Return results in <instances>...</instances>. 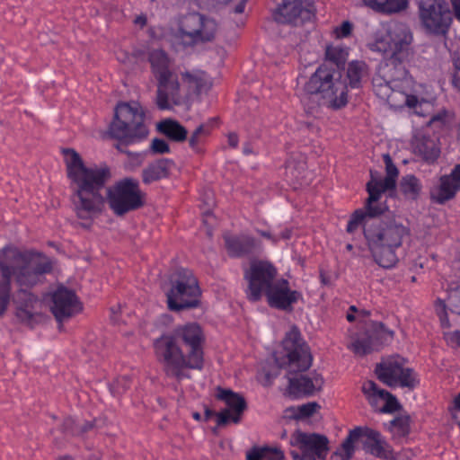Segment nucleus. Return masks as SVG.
Listing matches in <instances>:
<instances>
[{
    "label": "nucleus",
    "mask_w": 460,
    "mask_h": 460,
    "mask_svg": "<svg viewBox=\"0 0 460 460\" xmlns=\"http://www.w3.org/2000/svg\"><path fill=\"white\" fill-rule=\"evenodd\" d=\"M64 155L78 217L93 219L97 217L102 212L106 200L116 216L143 207L146 194L141 190L138 180L126 177L116 181L107 189L105 199L102 190L111 178L110 168L96 164L86 166L74 149L64 150Z\"/></svg>",
    "instance_id": "obj_1"
},
{
    "label": "nucleus",
    "mask_w": 460,
    "mask_h": 460,
    "mask_svg": "<svg viewBox=\"0 0 460 460\" xmlns=\"http://www.w3.org/2000/svg\"><path fill=\"white\" fill-rule=\"evenodd\" d=\"M411 41L412 35L407 25L393 22L385 34L377 36L370 45L373 51L388 57L372 79L373 91L394 110L416 109L421 103L415 94V81L406 69L412 54Z\"/></svg>",
    "instance_id": "obj_2"
},
{
    "label": "nucleus",
    "mask_w": 460,
    "mask_h": 460,
    "mask_svg": "<svg viewBox=\"0 0 460 460\" xmlns=\"http://www.w3.org/2000/svg\"><path fill=\"white\" fill-rule=\"evenodd\" d=\"M283 355L276 356L275 361L281 368L288 371L289 395L299 398L313 395L319 391L323 380L317 373L296 375L307 370L312 365V355L308 346L301 337L296 327L287 332L283 340Z\"/></svg>",
    "instance_id": "obj_3"
},
{
    "label": "nucleus",
    "mask_w": 460,
    "mask_h": 460,
    "mask_svg": "<svg viewBox=\"0 0 460 460\" xmlns=\"http://www.w3.org/2000/svg\"><path fill=\"white\" fill-rule=\"evenodd\" d=\"M409 234V227L395 217L374 219L365 226L368 251L374 261L384 269H392L397 264V251Z\"/></svg>",
    "instance_id": "obj_4"
},
{
    "label": "nucleus",
    "mask_w": 460,
    "mask_h": 460,
    "mask_svg": "<svg viewBox=\"0 0 460 460\" xmlns=\"http://www.w3.org/2000/svg\"><path fill=\"white\" fill-rule=\"evenodd\" d=\"M55 261L41 252H21L5 246L0 250V271L5 280L15 277L21 287H32L53 270Z\"/></svg>",
    "instance_id": "obj_5"
},
{
    "label": "nucleus",
    "mask_w": 460,
    "mask_h": 460,
    "mask_svg": "<svg viewBox=\"0 0 460 460\" xmlns=\"http://www.w3.org/2000/svg\"><path fill=\"white\" fill-rule=\"evenodd\" d=\"M148 60L154 76L157 81L155 104L161 111H171L186 102V96L181 93L177 75L172 69V60L162 49H154L149 53Z\"/></svg>",
    "instance_id": "obj_6"
},
{
    "label": "nucleus",
    "mask_w": 460,
    "mask_h": 460,
    "mask_svg": "<svg viewBox=\"0 0 460 460\" xmlns=\"http://www.w3.org/2000/svg\"><path fill=\"white\" fill-rule=\"evenodd\" d=\"M306 95H314L332 109H340L348 102L347 85L338 71L327 65H321L304 85Z\"/></svg>",
    "instance_id": "obj_7"
},
{
    "label": "nucleus",
    "mask_w": 460,
    "mask_h": 460,
    "mask_svg": "<svg viewBox=\"0 0 460 460\" xmlns=\"http://www.w3.org/2000/svg\"><path fill=\"white\" fill-rule=\"evenodd\" d=\"M145 114L137 102H120L115 108L114 119L109 133L116 139L131 144L139 142L148 135Z\"/></svg>",
    "instance_id": "obj_8"
},
{
    "label": "nucleus",
    "mask_w": 460,
    "mask_h": 460,
    "mask_svg": "<svg viewBox=\"0 0 460 460\" xmlns=\"http://www.w3.org/2000/svg\"><path fill=\"white\" fill-rule=\"evenodd\" d=\"M359 438H364L363 449L367 453L378 458L394 460L393 448L382 434L376 429L361 427L349 431L341 446L333 453L332 459L350 460L355 451L354 443Z\"/></svg>",
    "instance_id": "obj_9"
},
{
    "label": "nucleus",
    "mask_w": 460,
    "mask_h": 460,
    "mask_svg": "<svg viewBox=\"0 0 460 460\" xmlns=\"http://www.w3.org/2000/svg\"><path fill=\"white\" fill-rule=\"evenodd\" d=\"M155 354L167 376L177 380L189 378L185 369H195L192 363H189L188 356L172 332L164 333L154 341Z\"/></svg>",
    "instance_id": "obj_10"
},
{
    "label": "nucleus",
    "mask_w": 460,
    "mask_h": 460,
    "mask_svg": "<svg viewBox=\"0 0 460 460\" xmlns=\"http://www.w3.org/2000/svg\"><path fill=\"white\" fill-rule=\"evenodd\" d=\"M200 294L198 280L192 271L188 269H180L177 279L167 294L168 307L175 312L197 307Z\"/></svg>",
    "instance_id": "obj_11"
},
{
    "label": "nucleus",
    "mask_w": 460,
    "mask_h": 460,
    "mask_svg": "<svg viewBox=\"0 0 460 460\" xmlns=\"http://www.w3.org/2000/svg\"><path fill=\"white\" fill-rule=\"evenodd\" d=\"M419 18L422 27L430 34L445 36L452 24V12L446 0H420Z\"/></svg>",
    "instance_id": "obj_12"
},
{
    "label": "nucleus",
    "mask_w": 460,
    "mask_h": 460,
    "mask_svg": "<svg viewBox=\"0 0 460 460\" xmlns=\"http://www.w3.org/2000/svg\"><path fill=\"white\" fill-rule=\"evenodd\" d=\"M217 23L199 13L185 15L179 26L176 37L185 46L210 41L215 37Z\"/></svg>",
    "instance_id": "obj_13"
},
{
    "label": "nucleus",
    "mask_w": 460,
    "mask_h": 460,
    "mask_svg": "<svg viewBox=\"0 0 460 460\" xmlns=\"http://www.w3.org/2000/svg\"><path fill=\"white\" fill-rule=\"evenodd\" d=\"M378 379L390 387L413 388L418 383L412 368L405 367V359L398 355L383 359L376 365Z\"/></svg>",
    "instance_id": "obj_14"
},
{
    "label": "nucleus",
    "mask_w": 460,
    "mask_h": 460,
    "mask_svg": "<svg viewBox=\"0 0 460 460\" xmlns=\"http://www.w3.org/2000/svg\"><path fill=\"white\" fill-rule=\"evenodd\" d=\"M172 333L184 348L189 363H192L195 370L204 367V345L206 336L201 326L197 323L178 325Z\"/></svg>",
    "instance_id": "obj_15"
},
{
    "label": "nucleus",
    "mask_w": 460,
    "mask_h": 460,
    "mask_svg": "<svg viewBox=\"0 0 460 460\" xmlns=\"http://www.w3.org/2000/svg\"><path fill=\"white\" fill-rule=\"evenodd\" d=\"M277 277L278 270L270 261H252L244 272V279L248 282L247 298L252 302L260 301Z\"/></svg>",
    "instance_id": "obj_16"
},
{
    "label": "nucleus",
    "mask_w": 460,
    "mask_h": 460,
    "mask_svg": "<svg viewBox=\"0 0 460 460\" xmlns=\"http://www.w3.org/2000/svg\"><path fill=\"white\" fill-rule=\"evenodd\" d=\"M394 332L380 322H371L363 336L358 337L349 345L356 355L364 356L393 341Z\"/></svg>",
    "instance_id": "obj_17"
},
{
    "label": "nucleus",
    "mask_w": 460,
    "mask_h": 460,
    "mask_svg": "<svg viewBox=\"0 0 460 460\" xmlns=\"http://www.w3.org/2000/svg\"><path fill=\"white\" fill-rule=\"evenodd\" d=\"M329 443L325 435L300 430L290 438V444L300 449L302 460H324L329 453Z\"/></svg>",
    "instance_id": "obj_18"
},
{
    "label": "nucleus",
    "mask_w": 460,
    "mask_h": 460,
    "mask_svg": "<svg viewBox=\"0 0 460 460\" xmlns=\"http://www.w3.org/2000/svg\"><path fill=\"white\" fill-rule=\"evenodd\" d=\"M263 296L270 307L279 310H290L301 298V293L291 289L289 282L283 278H277Z\"/></svg>",
    "instance_id": "obj_19"
},
{
    "label": "nucleus",
    "mask_w": 460,
    "mask_h": 460,
    "mask_svg": "<svg viewBox=\"0 0 460 460\" xmlns=\"http://www.w3.org/2000/svg\"><path fill=\"white\" fill-rule=\"evenodd\" d=\"M216 397L226 405V409L217 414V425L223 426L230 421L238 423L246 408L244 398L237 393L221 387H217Z\"/></svg>",
    "instance_id": "obj_20"
},
{
    "label": "nucleus",
    "mask_w": 460,
    "mask_h": 460,
    "mask_svg": "<svg viewBox=\"0 0 460 460\" xmlns=\"http://www.w3.org/2000/svg\"><path fill=\"white\" fill-rule=\"evenodd\" d=\"M50 309L58 322L75 315L82 309L75 293L65 287H58L51 296Z\"/></svg>",
    "instance_id": "obj_21"
},
{
    "label": "nucleus",
    "mask_w": 460,
    "mask_h": 460,
    "mask_svg": "<svg viewBox=\"0 0 460 460\" xmlns=\"http://www.w3.org/2000/svg\"><path fill=\"white\" fill-rule=\"evenodd\" d=\"M460 190V164L450 173L439 177L429 190L431 200L437 204H445L453 199Z\"/></svg>",
    "instance_id": "obj_22"
},
{
    "label": "nucleus",
    "mask_w": 460,
    "mask_h": 460,
    "mask_svg": "<svg viewBox=\"0 0 460 460\" xmlns=\"http://www.w3.org/2000/svg\"><path fill=\"white\" fill-rule=\"evenodd\" d=\"M313 15L312 9L302 0H284L276 9L274 18L280 23L297 25L310 20Z\"/></svg>",
    "instance_id": "obj_23"
},
{
    "label": "nucleus",
    "mask_w": 460,
    "mask_h": 460,
    "mask_svg": "<svg viewBox=\"0 0 460 460\" xmlns=\"http://www.w3.org/2000/svg\"><path fill=\"white\" fill-rule=\"evenodd\" d=\"M182 84L188 89V94L199 96L207 93L212 87V78L203 70L191 69L181 73Z\"/></svg>",
    "instance_id": "obj_24"
},
{
    "label": "nucleus",
    "mask_w": 460,
    "mask_h": 460,
    "mask_svg": "<svg viewBox=\"0 0 460 460\" xmlns=\"http://www.w3.org/2000/svg\"><path fill=\"white\" fill-rule=\"evenodd\" d=\"M368 198L366 200L364 211L367 218L378 219L377 217L388 210L386 201H382V194L387 191L373 183H367Z\"/></svg>",
    "instance_id": "obj_25"
},
{
    "label": "nucleus",
    "mask_w": 460,
    "mask_h": 460,
    "mask_svg": "<svg viewBox=\"0 0 460 460\" xmlns=\"http://www.w3.org/2000/svg\"><path fill=\"white\" fill-rule=\"evenodd\" d=\"M16 305V316L23 323H30L34 315L35 305L39 303L38 298L28 290L21 288L13 297Z\"/></svg>",
    "instance_id": "obj_26"
},
{
    "label": "nucleus",
    "mask_w": 460,
    "mask_h": 460,
    "mask_svg": "<svg viewBox=\"0 0 460 460\" xmlns=\"http://www.w3.org/2000/svg\"><path fill=\"white\" fill-rule=\"evenodd\" d=\"M414 153L428 164H433L440 155V148L436 139L426 136H416L412 141Z\"/></svg>",
    "instance_id": "obj_27"
},
{
    "label": "nucleus",
    "mask_w": 460,
    "mask_h": 460,
    "mask_svg": "<svg viewBox=\"0 0 460 460\" xmlns=\"http://www.w3.org/2000/svg\"><path fill=\"white\" fill-rule=\"evenodd\" d=\"M225 243L229 255L241 257L253 252L258 246L257 241L249 235H226Z\"/></svg>",
    "instance_id": "obj_28"
},
{
    "label": "nucleus",
    "mask_w": 460,
    "mask_h": 460,
    "mask_svg": "<svg viewBox=\"0 0 460 460\" xmlns=\"http://www.w3.org/2000/svg\"><path fill=\"white\" fill-rule=\"evenodd\" d=\"M173 166V162L167 158L156 160L148 164L142 172V181L145 184L167 178Z\"/></svg>",
    "instance_id": "obj_29"
},
{
    "label": "nucleus",
    "mask_w": 460,
    "mask_h": 460,
    "mask_svg": "<svg viewBox=\"0 0 460 460\" xmlns=\"http://www.w3.org/2000/svg\"><path fill=\"white\" fill-rule=\"evenodd\" d=\"M362 392L371 404H376L380 400L385 402L384 411H392L393 406L397 402L394 396L389 392L380 389L374 381H366L362 385Z\"/></svg>",
    "instance_id": "obj_30"
},
{
    "label": "nucleus",
    "mask_w": 460,
    "mask_h": 460,
    "mask_svg": "<svg viewBox=\"0 0 460 460\" xmlns=\"http://www.w3.org/2000/svg\"><path fill=\"white\" fill-rule=\"evenodd\" d=\"M384 161L385 164L386 176L383 178L376 172L371 171L370 181L368 183H373L374 185L386 190H392L395 188L399 172L389 155H384Z\"/></svg>",
    "instance_id": "obj_31"
},
{
    "label": "nucleus",
    "mask_w": 460,
    "mask_h": 460,
    "mask_svg": "<svg viewBox=\"0 0 460 460\" xmlns=\"http://www.w3.org/2000/svg\"><path fill=\"white\" fill-rule=\"evenodd\" d=\"M158 131L173 142H183L187 138L188 131L177 120L166 119L157 124Z\"/></svg>",
    "instance_id": "obj_32"
},
{
    "label": "nucleus",
    "mask_w": 460,
    "mask_h": 460,
    "mask_svg": "<svg viewBox=\"0 0 460 460\" xmlns=\"http://www.w3.org/2000/svg\"><path fill=\"white\" fill-rule=\"evenodd\" d=\"M364 4L374 10L392 13H397L408 4V0H362Z\"/></svg>",
    "instance_id": "obj_33"
},
{
    "label": "nucleus",
    "mask_w": 460,
    "mask_h": 460,
    "mask_svg": "<svg viewBox=\"0 0 460 460\" xmlns=\"http://www.w3.org/2000/svg\"><path fill=\"white\" fill-rule=\"evenodd\" d=\"M367 75V66L363 61H351L348 66L347 76L352 88H358L362 78Z\"/></svg>",
    "instance_id": "obj_34"
},
{
    "label": "nucleus",
    "mask_w": 460,
    "mask_h": 460,
    "mask_svg": "<svg viewBox=\"0 0 460 460\" xmlns=\"http://www.w3.org/2000/svg\"><path fill=\"white\" fill-rule=\"evenodd\" d=\"M420 180L413 174H407L401 179L400 190L402 193L411 199H416L421 190Z\"/></svg>",
    "instance_id": "obj_35"
},
{
    "label": "nucleus",
    "mask_w": 460,
    "mask_h": 460,
    "mask_svg": "<svg viewBox=\"0 0 460 460\" xmlns=\"http://www.w3.org/2000/svg\"><path fill=\"white\" fill-rule=\"evenodd\" d=\"M373 220L374 219L367 218L364 209L358 208L355 210L353 214L350 216L347 224L346 231L349 234H353L356 230L358 229V227L362 226L363 234L365 235L366 223Z\"/></svg>",
    "instance_id": "obj_36"
},
{
    "label": "nucleus",
    "mask_w": 460,
    "mask_h": 460,
    "mask_svg": "<svg viewBox=\"0 0 460 460\" xmlns=\"http://www.w3.org/2000/svg\"><path fill=\"white\" fill-rule=\"evenodd\" d=\"M326 58L337 66L343 64L348 57V51L341 45H330L326 48Z\"/></svg>",
    "instance_id": "obj_37"
},
{
    "label": "nucleus",
    "mask_w": 460,
    "mask_h": 460,
    "mask_svg": "<svg viewBox=\"0 0 460 460\" xmlns=\"http://www.w3.org/2000/svg\"><path fill=\"white\" fill-rule=\"evenodd\" d=\"M390 429L394 437H406L410 432L409 419L405 417L395 418L391 421Z\"/></svg>",
    "instance_id": "obj_38"
},
{
    "label": "nucleus",
    "mask_w": 460,
    "mask_h": 460,
    "mask_svg": "<svg viewBox=\"0 0 460 460\" xmlns=\"http://www.w3.org/2000/svg\"><path fill=\"white\" fill-rule=\"evenodd\" d=\"M209 134V126L204 124L199 126L189 139L190 146L196 151H199V144L202 142L203 138L208 137Z\"/></svg>",
    "instance_id": "obj_39"
},
{
    "label": "nucleus",
    "mask_w": 460,
    "mask_h": 460,
    "mask_svg": "<svg viewBox=\"0 0 460 460\" xmlns=\"http://www.w3.org/2000/svg\"><path fill=\"white\" fill-rule=\"evenodd\" d=\"M319 408V404L315 402L299 405L294 409L295 417L297 419L311 417Z\"/></svg>",
    "instance_id": "obj_40"
},
{
    "label": "nucleus",
    "mask_w": 460,
    "mask_h": 460,
    "mask_svg": "<svg viewBox=\"0 0 460 460\" xmlns=\"http://www.w3.org/2000/svg\"><path fill=\"white\" fill-rule=\"evenodd\" d=\"M11 285L9 280L0 282V315H2L10 301Z\"/></svg>",
    "instance_id": "obj_41"
},
{
    "label": "nucleus",
    "mask_w": 460,
    "mask_h": 460,
    "mask_svg": "<svg viewBox=\"0 0 460 460\" xmlns=\"http://www.w3.org/2000/svg\"><path fill=\"white\" fill-rule=\"evenodd\" d=\"M448 303L451 311L460 314V286L450 290L448 294Z\"/></svg>",
    "instance_id": "obj_42"
},
{
    "label": "nucleus",
    "mask_w": 460,
    "mask_h": 460,
    "mask_svg": "<svg viewBox=\"0 0 460 460\" xmlns=\"http://www.w3.org/2000/svg\"><path fill=\"white\" fill-rule=\"evenodd\" d=\"M130 386V379L126 376L119 377L114 384L111 385V392L116 393L118 394L125 393Z\"/></svg>",
    "instance_id": "obj_43"
},
{
    "label": "nucleus",
    "mask_w": 460,
    "mask_h": 460,
    "mask_svg": "<svg viewBox=\"0 0 460 460\" xmlns=\"http://www.w3.org/2000/svg\"><path fill=\"white\" fill-rule=\"evenodd\" d=\"M150 151L154 154H167L170 152V147L165 140L154 138L150 144Z\"/></svg>",
    "instance_id": "obj_44"
},
{
    "label": "nucleus",
    "mask_w": 460,
    "mask_h": 460,
    "mask_svg": "<svg viewBox=\"0 0 460 460\" xmlns=\"http://www.w3.org/2000/svg\"><path fill=\"white\" fill-rule=\"evenodd\" d=\"M436 310L439 316L442 327H449V321L446 312V304L442 300H438L436 305Z\"/></svg>",
    "instance_id": "obj_45"
},
{
    "label": "nucleus",
    "mask_w": 460,
    "mask_h": 460,
    "mask_svg": "<svg viewBox=\"0 0 460 460\" xmlns=\"http://www.w3.org/2000/svg\"><path fill=\"white\" fill-rule=\"evenodd\" d=\"M267 447H254L246 455L247 460H265Z\"/></svg>",
    "instance_id": "obj_46"
},
{
    "label": "nucleus",
    "mask_w": 460,
    "mask_h": 460,
    "mask_svg": "<svg viewBox=\"0 0 460 460\" xmlns=\"http://www.w3.org/2000/svg\"><path fill=\"white\" fill-rule=\"evenodd\" d=\"M352 25L349 22H343L339 27H336L334 32L338 38H345L351 32Z\"/></svg>",
    "instance_id": "obj_47"
},
{
    "label": "nucleus",
    "mask_w": 460,
    "mask_h": 460,
    "mask_svg": "<svg viewBox=\"0 0 460 460\" xmlns=\"http://www.w3.org/2000/svg\"><path fill=\"white\" fill-rule=\"evenodd\" d=\"M265 460H285V456L279 448L267 447Z\"/></svg>",
    "instance_id": "obj_48"
},
{
    "label": "nucleus",
    "mask_w": 460,
    "mask_h": 460,
    "mask_svg": "<svg viewBox=\"0 0 460 460\" xmlns=\"http://www.w3.org/2000/svg\"><path fill=\"white\" fill-rule=\"evenodd\" d=\"M448 117V112L446 110H442L430 119L431 124L438 123L440 125H444L447 122V119Z\"/></svg>",
    "instance_id": "obj_49"
},
{
    "label": "nucleus",
    "mask_w": 460,
    "mask_h": 460,
    "mask_svg": "<svg viewBox=\"0 0 460 460\" xmlns=\"http://www.w3.org/2000/svg\"><path fill=\"white\" fill-rule=\"evenodd\" d=\"M257 233L262 237H265L268 240H270L273 244H277L279 242V237L277 235L276 233L272 234L270 231L264 230H257Z\"/></svg>",
    "instance_id": "obj_50"
},
{
    "label": "nucleus",
    "mask_w": 460,
    "mask_h": 460,
    "mask_svg": "<svg viewBox=\"0 0 460 460\" xmlns=\"http://www.w3.org/2000/svg\"><path fill=\"white\" fill-rule=\"evenodd\" d=\"M455 18L460 22V0H449Z\"/></svg>",
    "instance_id": "obj_51"
},
{
    "label": "nucleus",
    "mask_w": 460,
    "mask_h": 460,
    "mask_svg": "<svg viewBox=\"0 0 460 460\" xmlns=\"http://www.w3.org/2000/svg\"><path fill=\"white\" fill-rule=\"evenodd\" d=\"M277 235L279 237L280 240H288L292 236V229L286 227L283 230H281L279 233H276Z\"/></svg>",
    "instance_id": "obj_52"
},
{
    "label": "nucleus",
    "mask_w": 460,
    "mask_h": 460,
    "mask_svg": "<svg viewBox=\"0 0 460 460\" xmlns=\"http://www.w3.org/2000/svg\"><path fill=\"white\" fill-rule=\"evenodd\" d=\"M228 144L232 147H236L238 145V137L234 133H231L228 135Z\"/></svg>",
    "instance_id": "obj_53"
},
{
    "label": "nucleus",
    "mask_w": 460,
    "mask_h": 460,
    "mask_svg": "<svg viewBox=\"0 0 460 460\" xmlns=\"http://www.w3.org/2000/svg\"><path fill=\"white\" fill-rule=\"evenodd\" d=\"M246 4V0H242L235 7H234V13H242L244 11Z\"/></svg>",
    "instance_id": "obj_54"
},
{
    "label": "nucleus",
    "mask_w": 460,
    "mask_h": 460,
    "mask_svg": "<svg viewBox=\"0 0 460 460\" xmlns=\"http://www.w3.org/2000/svg\"><path fill=\"white\" fill-rule=\"evenodd\" d=\"M450 341H456V344L460 345V331H456L450 334Z\"/></svg>",
    "instance_id": "obj_55"
},
{
    "label": "nucleus",
    "mask_w": 460,
    "mask_h": 460,
    "mask_svg": "<svg viewBox=\"0 0 460 460\" xmlns=\"http://www.w3.org/2000/svg\"><path fill=\"white\" fill-rule=\"evenodd\" d=\"M134 22L143 27L146 24V17L145 15H139L135 19Z\"/></svg>",
    "instance_id": "obj_56"
},
{
    "label": "nucleus",
    "mask_w": 460,
    "mask_h": 460,
    "mask_svg": "<svg viewBox=\"0 0 460 460\" xmlns=\"http://www.w3.org/2000/svg\"><path fill=\"white\" fill-rule=\"evenodd\" d=\"M453 402L454 408L460 411V393L455 396Z\"/></svg>",
    "instance_id": "obj_57"
},
{
    "label": "nucleus",
    "mask_w": 460,
    "mask_h": 460,
    "mask_svg": "<svg viewBox=\"0 0 460 460\" xmlns=\"http://www.w3.org/2000/svg\"><path fill=\"white\" fill-rule=\"evenodd\" d=\"M453 84L457 90L460 91V75H454Z\"/></svg>",
    "instance_id": "obj_58"
},
{
    "label": "nucleus",
    "mask_w": 460,
    "mask_h": 460,
    "mask_svg": "<svg viewBox=\"0 0 460 460\" xmlns=\"http://www.w3.org/2000/svg\"><path fill=\"white\" fill-rule=\"evenodd\" d=\"M320 279H321V282L323 285H328L330 283L329 278L323 272H321Z\"/></svg>",
    "instance_id": "obj_59"
},
{
    "label": "nucleus",
    "mask_w": 460,
    "mask_h": 460,
    "mask_svg": "<svg viewBox=\"0 0 460 460\" xmlns=\"http://www.w3.org/2000/svg\"><path fill=\"white\" fill-rule=\"evenodd\" d=\"M346 318H347V320H348L349 322H350V323H351V322H354V321H355L356 316H355V314H352V313H348V314H347Z\"/></svg>",
    "instance_id": "obj_60"
},
{
    "label": "nucleus",
    "mask_w": 460,
    "mask_h": 460,
    "mask_svg": "<svg viewBox=\"0 0 460 460\" xmlns=\"http://www.w3.org/2000/svg\"><path fill=\"white\" fill-rule=\"evenodd\" d=\"M213 412L209 409H206L205 411V419L208 420L211 416Z\"/></svg>",
    "instance_id": "obj_61"
},
{
    "label": "nucleus",
    "mask_w": 460,
    "mask_h": 460,
    "mask_svg": "<svg viewBox=\"0 0 460 460\" xmlns=\"http://www.w3.org/2000/svg\"><path fill=\"white\" fill-rule=\"evenodd\" d=\"M192 417H193V419H194V420H201V414H200V413H199V412H193V413H192Z\"/></svg>",
    "instance_id": "obj_62"
},
{
    "label": "nucleus",
    "mask_w": 460,
    "mask_h": 460,
    "mask_svg": "<svg viewBox=\"0 0 460 460\" xmlns=\"http://www.w3.org/2000/svg\"><path fill=\"white\" fill-rule=\"evenodd\" d=\"M291 456H292V457H293L294 459H300V460H302V459H301V455H299V454H297V453H296V452H291Z\"/></svg>",
    "instance_id": "obj_63"
},
{
    "label": "nucleus",
    "mask_w": 460,
    "mask_h": 460,
    "mask_svg": "<svg viewBox=\"0 0 460 460\" xmlns=\"http://www.w3.org/2000/svg\"><path fill=\"white\" fill-rule=\"evenodd\" d=\"M58 460H72V458L68 456H65L59 457Z\"/></svg>",
    "instance_id": "obj_64"
}]
</instances>
